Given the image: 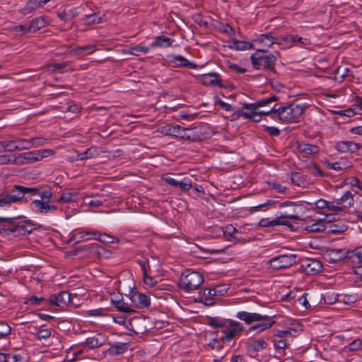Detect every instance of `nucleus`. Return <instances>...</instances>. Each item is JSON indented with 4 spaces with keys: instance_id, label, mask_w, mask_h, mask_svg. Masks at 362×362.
<instances>
[{
    "instance_id": "f257e3e1",
    "label": "nucleus",
    "mask_w": 362,
    "mask_h": 362,
    "mask_svg": "<svg viewBox=\"0 0 362 362\" xmlns=\"http://www.w3.org/2000/svg\"><path fill=\"white\" fill-rule=\"evenodd\" d=\"M23 190L24 195L30 193L32 195H39L40 199H36L32 202L31 206L40 214L53 213L58 209L56 204H52L54 201L53 189L49 185H41L38 187H26L22 186L19 187Z\"/></svg>"
},
{
    "instance_id": "f03ea898",
    "label": "nucleus",
    "mask_w": 362,
    "mask_h": 362,
    "mask_svg": "<svg viewBox=\"0 0 362 362\" xmlns=\"http://www.w3.org/2000/svg\"><path fill=\"white\" fill-rule=\"evenodd\" d=\"M207 324L213 328H222L224 336L223 341H230L238 334L244 330L243 325L233 320L225 319L220 317H209L207 319Z\"/></svg>"
},
{
    "instance_id": "7ed1b4c3",
    "label": "nucleus",
    "mask_w": 362,
    "mask_h": 362,
    "mask_svg": "<svg viewBox=\"0 0 362 362\" xmlns=\"http://www.w3.org/2000/svg\"><path fill=\"white\" fill-rule=\"evenodd\" d=\"M271 119L282 123H291L298 121L303 115L304 108L300 105L291 104L276 109L271 107Z\"/></svg>"
},
{
    "instance_id": "20e7f679",
    "label": "nucleus",
    "mask_w": 362,
    "mask_h": 362,
    "mask_svg": "<svg viewBox=\"0 0 362 362\" xmlns=\"http://www.w3.org/2000/svg\"><path fill=\"white\" fill-rule=\"evenodd\" d=\"M267 51L262 49L257 50L250 57L253 66L257 69L273 71L277 57L272 54H266Z\"/></svg>"
},
{
    "instance_id": "39448f33",
    "label": "nucleus",
    "mask_w": 362,
    "mask_h": 362,
    "mask_svg": "<svg viewBox=\"0 0 362 362\" xmlns=\"http://www.w3.org/2000/svg\"><path fill=\"white\" fill-rule=\"evenodd\" d=\"M203 282V276L199 272L187 271L182 274L178 286L180 289L189 292L198 289Z\"/></svg>"
},
{
    "instance_id": "423d86ee",
    "label": "nucleus",
    "mask_w": 362,
    "mask_h": 362,
    "mask_svg": "<svg viewBox=\"0 0 362 362\" xmlns=\"http://www.w3.org/2000/svg\"><path fill=\"white\" fill-rule=\"evenodd\" d=\"M55 151L52 149H42L28 152H24L16 158V162L20 165H25L35 161H39L45 158L53 156Z\"/></svg>"
},
{
    "instance_id": "0eeeda50",
    "label": "nucleus",
    "mask_w": 362,
    "mask_h": 362,
    "mask_svg": "<svg viewBox=\"0 0 362 362\" xmlns=\"http://www.w3.org/2000/svg\"><path fill=\"white\" fill-rule=\"evenodd\" d=\"M279 98L277 95H273L270 97L258 100L254 103H245L243 108L245 109L246 111H239L237 113V117H243L244 118L248 119L247 115H253L259 107L269 106L270 104L277 101Z\"/></svg>"
},
{
    "instance_id": "6e6552de",
    "label": "nucleus",
    "mask_w": 362,
    "mask_h": 362,
    "mask_svg": "<svg viewBox=\"0 0 362 362\" xmlns=\"http://www.w3.org/2000/svg\"><path fill=\"white\" fill-rule=\"evenodd\" d=\"M89 235H93V238L98 240L100 242L105 244H110L113 243H119V239L117 237L112 236L107 233H101L99 231H81L72 236L73 240H76L77 242L81 240V239H90Z\"/></svg>"
},
{
    "instance_id": "1a4fd4ad",
    "label": "nucleus",
    "mask_w": 362,
    "mask_h": 362,
    "mask_svg": "<svg viewBox=\"0 0 362 362\" xmlns=\"http://www.w3.org/2000/svg\"><path fill=\"white\" fill-rule=\"evenodd\" d=\"M192 130V129L182 127L178 124H168L162 127L161 132L165 135L191 140L194 137Z\"/></svg>"
},
{
    "instance_id": "9d476101",
    "label": "nucleus",
    "mask_w": 362,
    "mask_h": 362,
    "mask_svg": "<svg viewBox=\"0 0 362 362\" xmlns=\"http://www.w3.org/2000/svg\"><path fill=\"white\" fill-rule=\"evenodd\" d=\"M297 255L295 254L281 255L272 257L269 261V264L274 269H282L291 267L297 262Z\"/></svg>"
},
{
    "instance_id": "9b49d317",
    "label": "nucleus",
    "mask_w": 362,
    "mask_h": 362,
    "mask_svg": "<svg viewBox=\"0 0 362 362\" xmlns=\"http://www.w3.org/2000/svg\"><path fill=\"white\" fill-rule=\"evenodd\" d=\"M285 218L299 219L298 216L295 214H282L276 219L269 221L268 218H262L259 222L260 227H274L276 226H286L293 230V225Z\"/></svg>"
},
{
    "instance_id": "f8f14e48",
    "label": "nucleus",
    "mask_w": 362,
    "mask_h": 362,
    "mask_svg": "<svg viewBox=\"0 0 362 362\" xmlns=\"http://www.w3.org/2000/svg\"><path fill=\"white\" fill-rule=\"evenodd\" d=\"M83 250L89 251L90 255H93L99 259H107L110 258L112 255V252L110 250L105 249L104 247L99 245L98 244L96 243L89 244L85 246L78 247L75 250L74 254L76 255L78 252Z\"/></svg>"
},
{
    "instance_id": "ddd939ff",
    "label": "nucleus",
    "mask_w": 362,
    "mask_h": 362,
    "mask_svg": "<svg viewBox=\"0 0 362 362\" xmlns=\"http://www.w3.org/2000/svg\"><path fill=\"white\" fill-rule=\"evenodd\" d=\"M19 187H22V186L13 185L11 191L2 197L4 201H5V207L11 206L12 203L19 202L23 199L25 196L24 192Z\"/></svg>"
},
{
    "instance_id": "4468645a",
    "label": "nucleus",
    "mask_w": 362,
    "mask_h": 362,
    "mask_svg": "<svg viewBox=\"0 0 362 362\" xmlns=\"http://www.w3.org/2000/svg\"><path fill=\"white\" fill-rule=\"evenodd\" d=\"M14 218V223H11L12 226L8 229L11 233H16L17 235H25L32 232V226L28 221H16L17 218Z\"/></svg>"
},
{
    "instance_id": "2eb2a0df",
    "label": "nucleus",
    "mask_w": 362,
    "mask_h": 362,
    "mask_svg": "<svg viewBox=\"0 0 362 362\" xmlns=\"http://www.w3.org/2000/svg\"><path fill=\"white\" fill-rule=\"evenodd\" d=\"M130 299L132 303L139 308H148L151 304V299L147 295L132 289L130 293Z\"/></svg>"
},
{
    "instance_id": "dca6fc26",
    "label": "nucleus",
    "mask_w": 362,
    "mask_h": 362,
    "mask_svg": "<svg viewBox=\"0 0 362 362\" xmlns=\"http://www.w3.org/2000/svg\"><path fill=\"white\" fill-rule=\"evenodd\" d=\"M302 267L308 275H315L322 271L323 265L316 259H306L302 263Z\"/></svg>"
},
{
    "instance_id": "f3484780",
    "label": "nucleus",
    "mask_w": 362,
    "mask_h": 362,
    "mask_svg": "<svg viewBox=\"0 0 362 362\" xmlns=\"http://www.w3.org/2000/svg\"><path fill=\"white\" fill-rule=\"evenodd\" d=\"M49 300L51 304L62 308L71 302V294L67 291H61L57 295H52Z\"/></svg>"
},
{
    "instance_id": "a211bd4d",
    "label": "nucleus",
    "mask_w": 362,
    "mask_h": 362,
    "mask_svg": "<svg viewBox=\"0 0 362 362\" xmlns=\"http://www.w3.org/2000/svg\"><path fill=\"white\" fill-rule=\"evenodd\" d=\"M262 315L256 313H248L246 311H240L236 314V317L244 321L247 325H251L255 322L261 321L267 317H262Z\"/></svg>"
},
{
    "instance_id": "6ab92c4d",
    "label": "nucleus",
    "mask_w": 362,
    "mask_h": 362,
    "mask_svg": "<svg viewBox=\"0 0 362 362\" xmlns=\"http://www.w3.org/2000/svg\"><path fill=\"white\" fill-rule=\"evenodd\" d=\"M262 317L267 318L262 319L261 321H259V322L257 325L251 326L249 328V332H255V334L260 333L271 328L276 322L275 320H272V318L268 315H263Z\"/></svg>"
},
{
    "instance_id": "aec40b11",
    "label": "nucleus",
    "mask_w": 362,
    "mask_h": 362,
    "mask_svg": "<svg viewBox=\"0 0 362 362\" xmlns=\"http://www.w3.org/2000/svg\"><path fill=\"white\" fill-rule=\"evenodd\" d=\"M335 148L340 152L355 153L361 148V146L351 141H340L336 144Z\"/></svg>"
},
{
    "instance_id": "412c9836",
    "label": "nucleus",
    "mask_w": 362,
    "mask_h": 362,
    "mask_svg": "<svg viewBox=\"0 0 362 362\" xmlns=\"http://www.w3.org/2000/svg\"><path fill=\"white\" fill-rule=\"evenodd\" d=\"M335 148L340 152L355 153L361 148V146L351 141H340L336 144Z\"/></svg>"
},
{
    "instance_id": "4be33fe9",
    "label": "nucleus",
    "mask_w": 362,
    "mask_h": 362,
    "mask_svg": "<svg viewBox=\"0 0 362 362\" xmlns=\"http://www.w3.org/2000/svg\"><path fill=\"white\" fill-rule=\"evenodd\" d=\"M327 255L329 256V260L331 262H338L346 257H352V256H349V254L350 253L349 251H347L345 249L330 248L327 250Z\"/></svg>"
},
{
    "instance_id": "5701e85b",
    "label": "nucleus",
    "mask_w": 362,
    "mask_h": 362,
    "mask_svg": "<svg viewBox=\"0 0 362 362\" xmlns=\"http://www.w3.org/2000/svg\"><path fill=\"white\" fill-rule=\"evenodd\" d=\"M221 81L220 76L215 73L206 74L202 76V82L204 86H217L221 87Z\"/></svg>"
},
{
    "instance_id": "b1692460",
    "label": "nucleus",
    "mask_w": 362,
    "mask_h": 362,
    "mask_svg": "<svg viewBox=\"0 0 362 362\" xmlns=\"http://www.w3.org/2000/svg\"><path fill=\"white\" fill-rule=\"evenodd\" d=\"M267 346L268 344L264 339H258L252 340L251 342L248 343L247 345V349L249 352L254 354L266 349Z\"/></svg>"
},
{
    "instance_id": "393cba45",
    "label": "nucleus",
    "mask_w": 362,
    "mask_h": 362,
    "mask_svg": "<svg viewBox=\"0 0 362 362\" xmlns=\"http://www.w3.org/2000/svg\"><path fill=\"white\" fill-rule=\"evenodd\" d=\"M286 43L290 45H300L302 46L310 45V40L294 35H286L281 37Z\"/></svg>"
},
{
    "instance_id": "a878e982",
    "label": "nucleus",
    "mask_w": 362,
    "mask_h": 362,
    "mask_svg": "<svg viewBox=\"0 0 362 362\" xmlns=\"http://www.w3.org/2000/svg\"><path fill=\"white\" fill-rule=\"evenodd\" d=\"M354 194L351 191H346L339 199H335L337 204H340L344 207V210L350 208L354 204Z\"/></svg>"
},
{
    "instance_id": "bb28decb",
    "label": "nucleus",
    "mask_w": 362,
    "mask_h": 362,
    "mask_svg": "<svg viewBox=\"0 0 362 362\" xmlns=\"http://www.w3.org/2000/svg\"><path fill=\"white\" fill-rule=\"evenodd\" d=\"M213 288H205L199 291V301L206 305H213L215 304Z\"/></svg>"
},
{
    "instance_id": "cd10ccee",
    "label": "nucleus",
    "mask_w": 362,
    "mask_h": 362,
    "mask_svg": "<svg viewBox=\"0 0 362 362\" xmlns=\"http://www.w3.org/2000/svg\"><path fill=\"white\" fill-rule=\"evenodd\" d=\"M171 63L174 64V66H183L190 69H195L197 65L190 62L187 59L181 55H175L172 57Z\"/></svg>"
},
{
    "instance_id": "c85d7f7f",
    "label": "nucleus",
    "mask_w": 362,
    "mask_h": 362,
    "mask_svg": "<svg viewBox=\"0 0 362 362\" xmlns=\"http://www.w3.org/2000/svg\"><path fill=\"white\" fill-rule=\"evenodd\" d=\"M127 350V344L116 342L112 344L110 347L106 350V353L110 356L119 355L124 353Z\"/></svg>"
},
{
    "instance_id": "c756f323",
    "label": "nucleus",
    "mask_w": 362,
    "mask_h": 362,
    "mask_svg": "<svg viewBox=\"0 0 362 362\" xmlns=\"http://www.w3.org/2000/svg\"><path fill=\"white\" fill-rule=\"evenodd\" d=\"M77 199V193L75 192H63L60 197L55 200L54 199V202L52 204H54V203H58V204H65V203H71L74 202L76 201Z\"/></svg>"
},
{
    "instance_id": "7c9ffc66",
    "label": "nucleus",
    "mask_w": 362,
    "mask_h": 362,
    "mask_svg": "<svg viewBox=\"0 0 362 362\" xmlns=\"http://www.w3.org/2000/svg\"><path fill=\"white\" fill-rule=\"evenodd\" d=\"M254 42L259 43L264 47H270L276 42V40L271 33H267L260 35L258 37L254 40Z\"/></svg>"
},
{
    "instance_id": "2f4dec72",
    "label": "nucleus",
    "mask_w": 362,
    "mask_h": 362,
    "mask_svg": "<svg viewBox=\"0 0 362 362\" xmlns=\"http://www.w3.org/2000/svg\"><path fill=\"white\" fill-rule=\"evenodd\" d=\"M173 39H171L165 35H160L156 37L154 42L151 44V47H168L172 45Z\"/></svg>"
},
{
    "instance_id": "473e14b6",
    "label": "nucleus",
    "mask_w": 362,
    "mask_h": 362,
    "mask_svg": "<svg viewBox=\"0 0 362 362\" xmlns=\"http://www.w3.org/2000/svg\"><path fill=\"white\" fill-rule=\"evenodd\" d=\"M105 340L100 334L97 336L88 337L85 341V344L90 349H95L103 346Z\"/></svg>"
},
{
    "instance_id": "72a5a7b5",
    "label": "nucleus",
    "mask_w": 362,
    "mask_h": 362,
    "mask_svg": "<svg viewBox=\"0 0 362 362\" xmlns=\"http://www.w3.org/2000/svg\"><path fill=\"white\" fill-rule=\"evenodd\" d=\"M74 69L70 67L69 63L64 62L60 64H51L48 66V71L50 72L59 71L61 73L73 71Z\"/></svg>"
},
{
    "instance_id": "f704fd0d",
    "label": "nucleus",
    "mask_w": 362,
    "mask_h": 362,
    "mask_svg": "<svg viewBox=\"0 0 362 362\" xmlns=\"http://www.w3.org/2000/svg\"><path fill=\"white\" fill-rule=\"evenodd\" d=\"M297 147L300 153H305V155H312L318 153V147L315 145L300 143L298 144Z\"/></svg>"
},
{
    "instance_id": "c9c22d12",
    "label": "nucleus",
    "mask_w": 362,
    "mask_h": 362,
    "mask_svg": "<svg viewBox=\"0 0 362 362\" xmlns=\"http://www.w3.org/2000/svg\"><path fill=\"white\" fill-rule=\"evenodd\" d=\"M350 70L347 67L344 66H339L334 72H333V79L337 83H341L346 76L349 75Z\"/></svg>"
},
{
    "instance_id": "e433bc0d",
    "label": "nucleus",
    "mask_w": 362,
    "mask_h": 362,
    "mask_svg": "<svg viewBox=\"0 0 362 362\" xmlns=\"http://www.w3.org/2000/svg\"><path fill=\"white\" fill-rule=\"evenodd\" d=\"M28 24L30 33H33L44 28L46 22L42 17H37L33 19Z\"/></svg>"
},
{
    "instance_id": "4c0bfd02",
    "label": "nucleus",
    "mask_w": 362,
    "mask_h": 362,
    "mask_svg": "<svg viewBox=\"0 0 362 362\" xmlns=\"http://www.w3.org/2000/svg\"><path fill=\"white\" fill-rule=\"evenodd\" d=\"M112 304L119 312L125 313H132L134 310L131 308L127 303H124L122 300H113L111 299Z\"/></svg>"
},
{
    "instance_id": "58836bf2",
    "label": "nucleus",
    "mask_w": 362,
    "mask_h": 362,
    "mask_svg": "<svg viewBox=\"0 0 362 362\" xmlns=\"http://www.w3.org/2000/svg\"><path fill=\"white\" fill-rule=\"evenodd\" d=\"M142 272H143V281L146 286H149L150 287H153L157 284V281L154 277L150 276L147 274L146 262H142L140 263Z\"/></svg>"
},
{
    "instance_id": "ea45409f",
    "label": "nucleus",
    "mask_w": 362,
    "mask_h": 362,
    "mask_svg": "<svg viewBox=\"0 0 362 362\" xmlns=\"http://www.w3.org/2000/svg\"><path fill=\"white\" fill-rule=\"evenodd\" d=\"M327 227L325 223L320 220L310 226H307L305 229L309 233H319L327 230Z\"/></svg>"
},
{
    "instance_id": "a19ab883",
    "label": "nucleus",
    "mask_w": 362,
    "mask_h": 362,
    "mask_svg": "<svg viewBox=\"0 0 362 362\" xmlns=\"http://www.w3.org/2000/svg\"><path fill=\"white\" fill-rule=\"evenodd\" d=\"M271 108L268 111H258L257 110L256 112L253 114V115H247V117L251 121L258 122L262 121L264 119V117L265 120L267 119V117H269L271 118Z\"/></svg>"
},
{
    "instance_id": "79ce46f5",
    "label": "nucleus",
    "mask_w": 362,
    "mask_h": 362,
    "mask_svg": "<svg viewBox=\"0 0 362 362\" xmlns=\"http://www.w3.org/2000/svg\"><path fill=\"white\" fill-rule=\"evenodd\" d=\"M230 47L236 50L251 49L253 48V44L250 42L235 40L233 41L232 45H230Z\"/></svg>"
},
{
    "instance_id": "37998d69",
    "label": "nucleus",
    "mask_w": 362,
    "mask_h": 362,
    "mask_svg": "<svg viewBox=\"0 0 362 362\" xmlns=\"http://www.w3.org/2000/svg\"><path fill=\"white\" fill-rule=\"evenodd\" d=\"M95 51V46L92 45L80 46L74 48L71 52L78 55L89 54Z\"/></svg>"
},
{
    "instance_id": "c03bdc74",
    "label": "nucleus",
    "mask_w": 362,
    "mask_h": 362,
    "mask_svg": "<svg viewBox=\"0 0 362 362\" xmlns=\"http://www.w3.org/2000/svg\"><path fill=\"white\" fill-rule=\"evenodd\" d=\"M100 155V151L98 148L95 146H91L88 148L86 151L81 153V157L84 160L90 159L93 157H96Z\"/></svg>"
},
{
    "instance_id": "a18cd8bd",
    "label": "nucleus",
    "mask_w": 362,
    "mask_h": 362,
    "mask_svg": "<svg viewBox=\"0 0 362 362\" xmlns=\"http://www.w3.org/2000/svg\"><path fill=\"white\" fill-rule=\"evenodd\" d=\"M269 185H271V187L275 190H276L277 192L285 194H291V192L290 190V188L282 185L280 182H267Z\"/></svg>"
},
{
    "instance_id": "49530a36",
    "label": "nucleus",
    "mask_w": 362,
    "mask_h": 362,
    "mask_svg": "<svg viewBox=\"0 0 362 362\" xmlns=\"http://www.w3.org/2000/svg\"><path fill=\"white\" fill-rule=\"evenodd\" d=\"M37 8L35 0H29L25 6L20 10V13L23 15H27Z\"/></svg>"
},
{
    "instance_id": "de8ad7c7",
    "label": "nucleus",
    "mask_w": 362,
    "mask_h": 362,
    "mask_svg": "<svg viewBox=\"0 0 362 362\" xmlns=\"http://www.w3.org/2000/svg\"><path fill=\"white\" fill-rule=\"evenodd\" d=\"M100 20L101 18L98 16L95 13L87 14L83 18V21L86 25L99 23Z\"/></svg>"
},
{
    "instance_id": "09e8293b",
    "label": "nucleus",
    "mask_w": 362,
    "mask_h": 362,
    "mask_svg": "<svg viewBox=\"0 0 362 362\" xmlns=\"http://www.w3.org/2000/svg\"><path fill=\"white\" fill-rule=\"evenodd\" d=\"M327 209L330 211L335 212L334 214H340L345 212L344 207L340 204H336L335 201L333 202H328Z\"/></svg>"
},
{
    "instance_id": "8fccbe9b",
    "label": "nucleus",
    "mask_w": 362,
    "mask_h": 362,
    "mask_svg": "<svg viewBox=\"0 0 362 362\" xmlns=\"http://www.w3.org/2000/svg\"><path fill=\"white\" fill-rule=\"evenodd\" d=\"M275 203V202L274 200H268L267 202L263 203V204H259L257 206H252V207H250L249 209H248V211H249V214H252L257 211H258L259 210H262L269 206H271L272 204H274Z\"/></svg>"
},
{
    "instance_id": "3c124183",
    "label": "nucleus",
    "mask_w": 362,
    "mask_h": 362,
    "mask_svg": "<svg viewBox=\"0 0 362 362\" xmlns=\"http://www.w3.org/2000/svg\"><path fill=\"white\" fill-rule=\"evenodd\" d=\"M11 332V327L5 322L0 321V339L4 338Z\"/></svg>"
},
{
    "instance_id": "603ef678",
    "label": "nucleus",
    "mask_w": 362,
    "mask_h": 362,
    "mask_svg": "<svg viewBox=\"0 0 362 362\" xmlns=\"http://www.w3.org/2000/svg\"><path fill=\"white\" fill-rule=\"evenodd\" d=\"M346 230V226L344 225H332L329 227L327 233L329 234H340Z\"/></svg>"
},
{
    "instance_id": "864d4df0",
    "label": "nucleus",
    "mask_w": 362,
    "mask_h": 362,
    "mask_svg": "<svg viewBox=\"0 0 362 362\" xmlns=\"http://www.w3.org/2000/svg\"><path fill=\"white\" fill-rule=\"evenodd\" d=\"M16 143L18 151L29 149L32 148V144H30L31 143L30 139H18L16 140Z\"/></svg>"
},
{
    "instance_id": "5fc2aeb1",
    "label": "nucleus",
    "mask_w": 362,
    "mask_h": 362,
    "mask_svg": "<svg viewBox=\"0 0 362 362\" xmlns=\"http://www.w3.org/2000/svg\"><path fill=\"white\" fill-rule=\"evenodd\" d=\"M52 331L49 329H41L35 334V337L37 340L45 339L50 337Z\"/></svg>"
},
{
    "instance_id": "6e6d98bb",
    "label": "nucleus",
    "mask_w": 362,
    "mask_h": 362,
    "mask_svg": "<svg viewBox=\"0 0 362 362\" xmlns=\"http://www.w3.org/2000/svg\"><path fill=\"white\" fill-rule=\"evenodd\" d=\"M272 342L276 350H284L288 345V343L286 339H273Z\"/></svg>"
},
{
    "instance_id": "4d7b16f0",
    "label": "nucleus",
    "mask_w": 362,
    "mask_h": 362,
    "mask_svg": "<svg viewBox=\"0 0 362 362\" xmlns=\"http://www.w3.org/2000/svg\"><path fill=\"white\" fill-rule=\"evenodd\" d=\"M4 143V151L12 152L18 150L16 141H2Z\"/></svg>"
},
{
    "instance_id": "13d9d810",
    "label": "nucleus",
    "mask_w": 362,
    "mask_h": 362,
    "mask_svg": "<svg viewBox=\"0 0 362 362\" xmlns=\"http://www.w3.org/2000/svg\"><path fill=\"white\" fill-rule=\"evenodd\" d=\"M13 31H14L16 34L24 35L30 33L29 30V24L28 23H25L23 25H16L13 28Z\"/></svg>"
},
{
    "instance_id": "bf43d9fd",
    "label": "nucleus",
    "mask_w": 362,
    "mask_h": 362,
    "mask_svg": "<svg viewBox=\"0 0 362 362\" xmlns=\"http://www.w3.org/2000/svg\"><path fill=\"white\" fill-rule=\"evenodd\" d=\"M362 347V340L361 339H355L349 343L346 346L347 349L350 351L359 350Z\"/></svg>"
},
{
    "instance_id": "052dcab7",
    "label": "nucleus",
    "mask_w": 362,
    "mask_h": 362,
    "mask_svg": "<svg viewBox=\"0 0 362 362\" xmlns=\"http://www.w3.org/2000/svg\"><path fill=\"white\" fill-rule=\"evenodd\" d=\"M30 144H32L33 147H39L45 145L47 142V139L43 137H33L30 139Z\"/></svg>"
},
{
    "instance_id": "680f3d73",
    "label": "nucleus",
    "mask_w": 362,
    "mask_h": 362,
    "mask_svg": "<svg viewBox=\"0 0 362 362\" xmlns=\"http://www.w3.org/2000/svg\"><path fill=\"white\" fill-rule=\"evenodd\" d=\"M173 187H180L183 191L189 190L192 187V182H167Z\"/></svg>"
},
{
    "instance_id": "e2e57ef3",
    "label": "nucleus",
    "mask_w": 362,
    "mask_h": 362,
    "mask_svg": "<svg viewBox=\"0 0 362 362\" xmlns=\"http://www.w3.org/2000/svg\"><path fill=\"white\" fill-rule=\"evenodd\" d=\"M274 336L278 337L280 339H285L287 337H292V330H281V329H276L274 331Z\"/></svg>"
},
{
    "instance_id": "0e129e2a",
    "label": "nucleus",
    "mask_w": 362,
    "mask_h": 362,
    "mask_svg": "<svg viewBox=\"0 0 362 362\" xmlns=\"http://www.w3.org/2000/svg\"><path fill=\"white\" fill-rule=\"evenodd\" d=\"M57 16L64 21H69L74 18V15L71 13V11H69L68 12L63 11L59 12L57 13Z\"/></svg>"
},
{
    "instance_id": "69168bd1",
    "label": "nucleus",
    "mask_w": 362,
    "mask_h": 362,
    "mask_svg": "<svg viewBox=\"0 0 362 362\" xmlns=\"http://www.w3.org/2000/svg\"><path fill=\"white\" fill-rule=\"evenodd\" d=\"M45 300V299L42 297L38 298L37 296H31L30 297L27 301L26 303H29L30 305H40L42 301Z\"/></svg>"
},
{
    "instance_id": "338daca9",
    "label": "nucleus",
    "mask_w": 362,
    "mask_h": 362,
    "mask_svg": "<svg viewBox=\"0 0 362 362\" xmlns=\"http://www.w3.org/2000/svg\"><path fill=\"white\" fill-rule=\"evenodd\" d=\"M228 288H226L225 286H217L216 287L213 288V292L215 296H223L228 291Z\"/></svg>"
},
{
    "instance_id": "774afa93",
    "label": "nucleus",
    "mask_w": 362,
    "mask_h": 362,
    "mask_svg": "<svg viewBox=\"0 0 362 362\" xmlns=\"http://www.w3.org/2000/svg\"><path fill=\"white\" fill-rule=\"evenodd\" d=\"M351 253L357 258L358 262H362V246L355 248Z\"/></svg>"
}]
</instances>
